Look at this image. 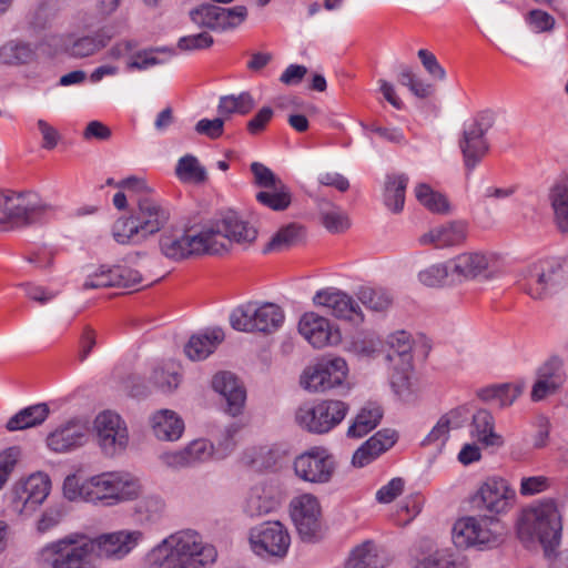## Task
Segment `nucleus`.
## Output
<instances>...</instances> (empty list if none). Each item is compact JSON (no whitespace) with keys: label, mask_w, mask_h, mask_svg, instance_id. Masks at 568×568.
<instances>
[{"label":"nucleus","mask_w":568,"mask_h":568,"mask_svg":"<svg viewBox=\"0 0 568 568\" xmlns=\"http://www.w3.org/2000/svg\"><path fill=\"white\" fill-rule=\"evenodd\" d=\"M141 485L126 471H104L79 483L75 475L63 483V494L69 500H83L94 505L114 506L139 497Z\"/></svg>","instance_id":"obj_1"},{"label":"nucleus","mask_w":568,"mask_h":568,"mask_svg":"<svg viewBox=\"0 0 568 568\" xmlns=\"http://www.w3.org/2000/svg\"><path fill=\"white\" fill-rule=\"evenodd\" d=\"M216 549L204 544L192 529L179 530L164 538L145 556L149 568H203L215 561Z\"/></svg>","instance_id":"obj_2"},{"label":"nucleus","mask_w":568,"mask_h":568,"mask_svg":"<svg viewBox=\"0 0 568 568\" xmlns=\"http://www.w3.org/2000/svg\"><path fill=\"white\" fill-rule=\"evenodd\" d=\"M94 544L84 537L69 535L48 542L37 555L43 568H94Z\"/></svg>","instance_id":"obj_3"},{"label":"nucleus","mask_w":568,"mask_h":568,"mask_svg":"<svg viewBox=\"0 0 568 568\" xmlns=\"http://www.w3.org/2000/svg\"><path fill=\"white\" fill-rule=\"evenodd\" d=\"M561 514L552 500H546L525 511L518 527V534L530 539L536 538L548 554L561 539Z\"/></svg>","instance_id":"obj_4"},{"label":"nucleus","mask_w":568,"mask_h":568,"mask_svg":"<svg viewBox=\"0 0 568 568\" xmlns=\"http://www.w3.org/2000/svg\"><path fill=\"white\" fill-rule=\"evenodd\" d=\"M284 318V312L277 304L247 302L232 311L230 324L239 332L270 335L281 328Z\"/></svg>","instance_id":"obj_5"},{"label":"nucleus","mask_w":568,"mask_h":568,"mask_svg":"<svg viewBox=\"0 0 568 568\" xmlns=\"http://www.w3.org/2000/svg\"><path fill=\"white\" fill-rule=\"evenodd\" d=\"M504 534L501 521L494 516L463 517L452 529L453 542L458 548H491L500 542Z\"/></svg>","instance_id":"obj_6"},{"label":"nucleus","mask_w":568,"mask_h":568,"mask_svg":"<svg viewBox=\"0 0 568 568\" xmlns=\"http://www.w3.org/2000/svg\"><path fill=\"white\" fill-rule=\"evenodd\" d=\"M0 207L16 227L28 226L52 215L57 206L43 201L38 193L6 191L0 194Z\"/></svg>","instance_id":"obj_7"},{"label":"nucleus","mask_w":568,"mask_h":568,"mask_svg":"<svg viewBox=\"0 0 568 568\" xmlns=\"http://www.w3.org/2000/svg\"><path fill=\"white\" fill-rule=\"evenodd\" d=\"M207 234L210 233L205 232V227L197 234L184 229H169L161 234L159 247L166 258L175 262L203 254L215 255L222 245H209Z\"/></svg>","instance_id":"obj_8"},{"label":"nucleus","mask_w":568,"mask_h":568,"mask_svg":"<svg viewBox=\"0 0 568 568\" xmlns=\"http://www.w3.org/2000/svg\"><path fill=\"white\" fill-rule=\"evenodd\" d=\"M413 343L410 334L405 331L395 332L387 338L386 359L392 368L390 385L399 396L409 389L413 372Z\"/></svg>","instance_id":"obj_9"},{"label":"nucleus","mask_w":568,"mask_h":568,"mask_svg":"<svg viewBox=\"0 0 568 568\" xmlns=\"http://www.w3.org/2000/svg\"><path fill=\"white\" fill-rule=\"evenodd\" d=\"M205 232L210 233L209 245H222L215 255L229 251L232 243L250 245L257 237V230L234 211L222 214L220 219L205 226Z\"/></svg>","instance_id":"obj_10"},{"label":"nucleus","mask_w":568,"mask_h":568,"mask_svg":"<svg viewBox=\"0 0 568 568\" xmlns=\"http://www.w3.org/2000/svg\"><path fill=\"white\" fill-rule=\"evenodd\" d=\"M348 409L346 403L328 399L301 406L295 418L303 429L313 434H326L342 423Z\"/></svg>","instance_id":"obj_11"},{"label":"nucleus","mask_w":568,"mask_h":568,"mask_svg":"<svg viewBox=\"0 0 568 568\" xmlns=\"http://www.w3.org/2000/svg\"><path fill=\"white\" fill-rule=\"evenodd\" d=\"M493 124L494 113L491 111H483L464 129L463 136L459 140V148L464 164L468 171L474 170L488 153L489 144L485 135Z\"/></svg>","instance_id":"obj_12"},{"label":"nucleus","mask_w":568,"mask_h":568,"mask_svg":"<svg viewBox=\"0 0 568 568\" xmlns=\"http://www.w3.org/2000/svg\"><path fill=\"white\" fill-rule=\"evenodd\" d=\"M248 541L253 552L260 557L283 558L288 551L291 536L282 523L265 521L250 529Z\"/></svg>","instance_id":"obj_13"},{"label":"nucleus","mask_w":568,"mask_h":568,"mask_svg":"<svg viewBox=\"0 0 568 568\" xmlns=\"http://www.w3.org/2000/svg\"><path fill=\"white\" fill-rule=\"evenodd\" d=\"M334 456L324 447H312L294 460L295 475L303 481L327 484L336 471Z\"/></svg>","instance_id":"obj_14"},{"label":"nucleus","mask_w":568,"mask_h":568,"mask_svg":"<svg viewBox=\"0 0 568 568\" xmlns=\"http://www.w3.org/2000/svg\"><path fill=\"white\" fill-rule=\"evenodd\" d=\"M348 373L347 363L342 357H325L304 372L302 385L311 392H326L341 386Z\"/></svg>","instance_id":"obj_15"},{"label":"nucleus","mask_w":568,"mask_h":568,"mask_svg":"<svg viewBox=\"0 0 568 568\" xmlns=\"http://www.w3.org/2000/svg\"><path fill=\"white\" fill-rule=\"evenodd\" d=\"M49 491V477L42 473L33 474L14 484L10 491V506L20 515L30 514L45 500Z\"/></svg>","instance_id":"obj_16"},{"label":"nucleus","mask_w":568,"mask_h":568,"mask_svg":"<svg viewBox=\"0 0 568 568\" xmlns=\"http://www.w3.org/2000/svg\"><path fill=\"white\" fill-rule=\"evenodd\" d=\"M98 444L105 456L122 453L129 444V433L124 420L112 412L100 413L94 420Z\"/></svg>","instance_id":"obj_17"},{"label":"nucleus","mask_w":568,"mask_h":568,"mask_svg":"<svg viewBox=\"0 0 568 568\" xmlns=\"http://www.w3.org/2000/svg\"><path fill=\"white\" fill-rule=\"evenodd\" d=\"M564 271L560 264L551 260L538 261L528 266L523 290L532 298L541 300L550 290L561 284Z\"/></svg>","instance_id":"obj_18"},{"label":"nucleus","mask_w":568,"mask_h":568,"mask_svg":"<svg viewBox=\"0 0 568 568\" xmlns=\"http://www.w3.org/2000/svg\"><path fill=\"white\" fill-rule=\"evenodd\" d=\"M291 517L301 538L312 541L321 530L322 510L318 499L311 494L295 497L291 501Z\"/></svg>","instance_id":"obj_19"},{"label":"nucleus","mask_w":568,"mask_h":568,"mask_svg":"<svg viewBox=\"0 0 568 568\" xmlns=\"http://www.w3.org/2000/svg\"><path fill=\"white\" fill-rule=\"evenodd\" d=\"M246 16L247 10L244 6L226 9L214 4H203L191 11V19L194 23L217 31L237 27Z\"/></svg>","instance_id":"obj_20"},{"label":"nucleus","mask_w":568,"mask_h":568,"mask_svg":"<svg viewBox=\"0 0 568 568\" xmlns=\"http://www.w3.org/2000/svg\"><path fill=\"white\" fill-rule=\"evenodd\" d=\"M516 497V491L503 478H489L474 497L477 508L493 514H503L510 509Z\"/></svg>","instance_id":"obj_21"},{"label":"nucleus","mask_w":568,"mask_h":568,"mask_svg":"<svg viewBox=\"0 0 568 568\" xmlns=\"http://www.w3.org/2000/svg\"><path fill=\"white\" fill-rule=\"evenodd\" d=\"M298 332L315 348L334 345L341 341L338 329H334L329 320L315 312H307L301 317Z\"/></svg>","instance_id":"obj_22"},{"label":"nucleus","mask_w":568,"mask_h":568,"mask_svg":"<svg viewBox=\"0 0 568 568\" xmlns=\"http://www.w3.org/2000/svg\"><path fill=\"white\" fill-rule=\"evenodd\" d=\"M143 534L139 530L115 531L88 539L94 544V554L99 557L121 559L126 556L141 540Z\"/></svg>","instance_id":"obj_23"},{"label":"nucleus","mask_w":568,"mask_h":568,"mask_svg":"<svg viewBox=\"0 0 568 568\" xmlns=\"http://www.w3.org/2000/svg\"><path fill=\"white\" fill-rule=\"evenodd\" d=\"M89 428L80 419H71L51 432L47 437L48 447L55 453H67L84 445Z\"/></svg>","instance_id":"obj_24"},{"label":"nucleus","mask_w":568,"mask_h":568,"mask_svg":"<svg viewBox=\"0 0 568 568\" xmlns=\"http://www.w3.org/2000/svg\"><path fill=\"white\" fill-rule=\"evenodd\" d=\"M142 281L139 271L125 265H114L112 267L101 266L98 272L90 275L83 283V288H100L110 286L131 287Z\"/></svg>","instance_id":"obj_25"},{"label":"nucleus","mask_w":568,"mask_h":568,"mask_svg":"<svg viewBox=\"0 0 568 568\" xmlns=\"http://www.w3.org/2000/svg\"><path fill=\"white\" fill-rule=\"evenodd\" d=\"M313 302L317 306L326 307L327 311L337 318L363 321L359 305L351 296L341 291L333 288L318 291L314 295Z\"/></svg>","instance_id":"obj_26"},{"label":"nucleus","mask_w":568,"mask_h":568,"mask_svg":"<svg viewBox=\"0 0 568 568\" xmlns=\"http://www.w3.org/2000/svg\"><path fill=\"white\" fill-rule=\"evenodd\" d=\"M491 258L483 252H465L449 260V271L455 283L487 277Z\"/></svg>","instance_id":"obj_27"},{"label":"nucleus","mask_w":568,"mask_h":568,"mask_svg":"<svg viewBox=\"0 0 568 568\" xmlns=\"http://www.w3.org/2000/svg\"><path fill=\"white\" fill-rule=\"evenodd\" d=\"M112 38L113 33L106 28H101L91 34L81 37L70 34L63 41V50L74 59H83L94 55L105 48Z\"/></svg>","instance_id":"obj_28"},{"label":"nucleus","mask_w":568,"mask_h":568,"mask_svg":"<svg viewBox=\"0 0 568 568\" xmlns=\"http://www.w3.org/2000/svg\"><path fill=\"white\" fill-rule=\"evenodd\" d=\"M140 227L144 230L148 237L160 232L170 220V212L152 196H140L138 199V211L134 214Z\"/></svg>","instance_id":"obj_29"},{"label":"nucleus","mask_w":568,"mask_h":568,"mask_svg":"<svg viewBox=\"0 0 568 568\" xmlns=\"http://www.w3.org/2000/svg\"><path fill=\"white\" fill-rule=\"evenodd\" d=\"M212 387L225 398L226 412L231 416L235 417L242 413L246 394L232 373L221 372L215 374L212 379Z\"/></svg>","instance_id":"obj_30"},{"label":"nucleus","mask_w":568,"mask_h":568,"mask_svg":"<svg viewBox=\"0 0 568 568\" xmlns=\"http://www.w3.org/2000/svg\"><path fill=\"white\" fill-rule=\"evenodd\" d=\"M466 237L467 224L460 221H453L429 230L418 241L422 245L444 248L460 245L466 241Z\"/></svg>","instance_id":"obj_31"},{"label":"nucleus","mask_w":568,"mask_h":568,"mask_svg":"<svg viewBox=\"0 0 568 568\" xmlns=\"http://www.w3.org/2000/svg\"><path fill=\"white\" fill-rule=\"evenodd\" d=\"M397 440V434L392 429H382L367 439L353 455L352 464L364 467L388 450Z\"/></svg>","instance_id":"obj_32"},{"label":"nucleus","mask_w":568,"mask_h":568,"mask_svg":"<svg viewBox=\"0 0 568 568\" xmlns=\"http://www.w3.org/2000/svg\"><path fill=\"white\" fill-rule=\"evenodd\" d=\"M224 332L220 327L206 329L204 333L192 335L184 346L185 355L192 361H202L211 355L224 341Z\"/></svg>","instance_id":"obj_33"},{"label":"nucleus","mask_w":568,"mask_h":568,"mask_svg":"<svg viewBox=\"0 0 568 568\" xmlns=\"http://www.w3.org/2000/svg\"><path fill=\"white\" fill-rule=\"evenodd\" d=\"M151 427L160 440L173 442L183 434L184 423L175 412L161 409L151 417Z\"/></svg>","instance_id":"obj_34"},{"label":"nucleus","mask_w":568,"mask_h":568,"mask_svg":"<svg viewBox=\"0 0 568 568\" xmlns=\"http://www.w3.org/2000/svg\"><path fill=\"white\" fill-rule=\"evenodd\" d=\"M50 408L45 403H39L20 409L9 418L6 428L9 432L23 430L41 425L49 416Z\"/></svg>","instance_id":"obj_35"},{"label":"nucleus","mask_w":568,"mask_h":568,"mask_svg":"<svg viewBox=\"0 0 568 568\" xmlns=\"http://www.w3.org/2000/svg\"><path fill=\"white\" fill-rule=\"evenodd\" d=\"M383 410L376 404L365 405L347 429L349 438H362L372 432L382 420Z\"/></svg>","instance_id":"obj_36"},{"label":"nucleus","mask_w":568,"mask_h":568,"mask_svg":"<svg viewBox=\"0 0 568 568\" xmlns=\"http://www.w3.org/2000/svg\"><path fill=\"white\" fill-rule=\"evenodd\" d=\"M140 225L134 214L129 217H120L112 226V236L121 245L141 244L149 237Z\"/></svg>","instance_id":"obj_37"},{"label":"nucleus","mask_w":568,"mask_h":568,"mask_svg":"<svg viewBox=\"0 0 568 568\" xmlns=\"http://www.w3.org/2000/svg\"><path fill=\"white\" fill-rule=\"evenodd\" d=\"M471 427V435L485 446L503 445L501 436L494 430V417L488 410L479 409L474 414Z\"/></svg>","instance_id":"obj_38"},{"label":"nucleus","mask_w":568,"mask_h":568,"mask_svg":"<svg viewBox=\"0 0 568 568\" xmlns=\"http://www.w3.org/2000/svg\"><path fill=\"white\" fill-rule=\"evenodd\" d=\"M317 210L321 222L328 232L342 233L349 227L348 216L338 205L322 199L317 202Z\"/></svg>","instance_id":"obj_39"},{"label":"nucleus","mask_w":568,"mask_h":568,"mask_svg":"<svg viewBox=\"0 0 568 568\" xmlns=\"http://www.w3.org/2000/svg\"><path fill=\"white\" fill-rule=\"evenodd\" d=\"M408 176L405 174H390L386 176L384 187V203L394 213L403 211Z\"/></svg>","instance_id":"obj_40"},{"label":"nucleus","mask_w":568,"mask_h":568,"mask_svg":"<svg viewBox=\"0 0 568 568\" xmlns=\"http://www.w3.org/2000/svg\"><path fill=\"white\" fill-rule=\"evenodd\" d=\"M554 212V222L562 233L568 232V182L555 184L548 194Z\"/></svg>","instance_id":"obj_41"},{"label":"nucleus","mask_w":568,"mask_h":568,"mask_svg":"<svg viewBox=\"0 0 568 568\" xmlns=\"http://www.w3.org/2000/svg\"><path fill=\"white\" fill-rule=\"evenodd\" d=\"M347 566L348 568H383L385 558L379 556L373 541L366 540L352 551Z\"/></svg>","instance_id":"obj_42"},{"label":"nucleus","mask_w":568,"mask_h":568,"mask_svg":"<svg viewBox=\"0 0 568 568\" xmlns=\"http://www.w3.org/2000/svg\"><path fill=\"white\" fill-rule=\"evenodd\" d=\"M34 55V50L26 42L11 40L0 48V63L7 65L27 64Z\"/></svg>","instance_id":"obj_43"},{"label":"nucleus","mask_w":568,"mask_h":568,"mask_svg":"<svg viewBox=\"0 0 568 568\" xmlns=\"http://www.w3.org/2000/svg\"><path fill=\"white\" fill-rule=\"evenodd\" d=\"M212 446L204 439L192 442L185 449L172 455L171 465L191 466L206 460L212 454Z\"/></svg>","instance_id":"obj_44"},{"label":"nucleus","mask_w":568,"mask_h":568,"mask_svg":"<svg viewBox=\"0 0 568 568\" xmlns=\"http://www.w3.org/2000/svg\"><path fill=\"white\" fill-rule=\"evenodd\" d=\"M255 105L252 95L248 92H242L239 95H224L221 97L217 112L224 119H227L233 113L247 114Z\"/></svg>","instance_id":"obj_45"},{"label":"nucleus","mask_w":568,"mask_h":568,"mask_svg":"<svg viewBox=\"0 0 568 568\" xmlns=\"http://www.w3.org/2000/svg\"><path fill=\"white\" fill-rule=\"evenodd\" d=\"M256 200L262 205L274 210H286L292 201L290 189L283 183L277 186L265 189L256 194Z\"/></svg>","instance_id":"obj_46"},{"label":"nucleus","mask_w":568,"mask_h":568,"mask_svg":"<svg viewBox=\"0 0 568 568\" xmlns=\"http://www.w3.org/2000/svg\"><path fill=\"white\" fill-rule=\"evenodd\" d=\"M449 260L445 263L433 264L418 274L422 284L428 287L454 285L453 273L449 271Z\"/></svg>","instance_id":"obj_47"},{"label":"nucleus","mask_w":568,"mask_h":568,"mask_svg":"<svg viewBox=\"0 0 568 568\" xmlns=\"http://www.w3.org/2000/svg\"><path fill=\"white\" fill-rule=\"evenodd\" d=\"M302 226L296 223L281 227L264 247V252L283 251L295 245L302 237Z\"/></svg>","instance_id":"obj_48"},{"label":"nucleus","mask_w":568,"mask_h":568,"mask_svg":"<svg viewBox=\"0 0 568 568\" xmlns=\"http://www.w3.org/2000/svg\"><path fill=\"white\" fill-rule=\"evenodd\" d=\"M175 173L183 182L203 183L207 179L205 168L191 154H186L179 160Z\"/></svg>","instance_id":"obj_49"},{"label":"nucleus","mask_w":568,"mask_h":568,"mask_svg":"<svg viewBox=\"0 0 568 568\" xmlns=\"http://www.w3.org/2000/svg\"><path fill=\"white\" fill-rule=\"evenodd\" d=\"M460 413L458 410H450L449 413L443 415L437 424L429 432L427 437L424 439L423 444H433L440 442L444 444L448 439L449 430L453 428L460 427Z\"/></svg>","instance_id":"obj_50"},{"label":"nucleus","mask_w":568,"mask_h":568,"mask_svg":"<svg viewBox=\"0 0 568 568\" xmlns=\"http://www.w3.org/2000/svg\"><path fill=\"white\" fill-rule=\"evenodd\" d=\"M415 195L422 205L434 213H445L448 211L447 199L443 194L435 192L428 184H418L415 189Z\"/></svg>","instance_id":"obj_51"},{"label":"nucleus","mask_w":568,"mask_h":568,"mask_svg":"<svg viewBox=\"0 0 568 568\" xmlns=\"http://www.w3.org/2000/svg\"><path fill=\"white\" fill-rule=\"evenodd\" d=\"M357 296L366 307L376 312L387 310L393 302L390 294L383 288L361 287Z\"/></svg>","instance_id":"obj_52"},{"label":"nucleus","mask_w":568,"mask_h":568,"mask_svg":"<svg viewBox=\"0 0 568 568\" xmlns=\"http://www.w3.org/2000/svg\"><path fill=\"white\" fill-rule=\"evenodd\" d=\"M156 52H166L170 55L174 53L172 49L166 47L140 50L130 57L126 62V69L142 71L162 63V61L154 55Z\"/></svg>","instance_id":"obj_53"},{"label":"nucleus","mask_w":568,"mask_h":568,"mask_svg":"<svg viewBox=\"0 0 568 568\" xmlns=\"http://www.w3.org/2000/svg\"><path fill=\"white\" fill-rule=\"evenodd\" d=\"M150 378L151 382L162 392L174 390L181 382V375L178 373L173 364L163 367H155Z\"/></svg>","instance_id":"obj_54"},{"label":"nucleus","mask_w":568,"mask_h":568,"mask_svg":"<svg viewBox=\"0 0 568 568\" xmlns=\"http://www.w3.org/2000/svg\"><path fill=\"white\" fill-rule=\"evenodd\" d=\"M537 377L549 382L552 387H561L566 381L562 361L551 357L538 368Z\"/></svg>","instance_id":"obj_55"},{"label":"nucleus","mask_w":568,"mask_h":568,"mask_svg":"<svg viewBox=\"0 0 568 568\" xmlns=\"http://www.w3.org/2000/svg\"><path fill=\"white\" fill-rule=\"evenodd\" d=\"M415 568H466L464 562L457 560L448 550H436L428 555Z\"/></svg>","instance_id":"obj_56"},{"label":"nucleus","mask_w":568,"mask_h":568,"mask_svg":"<svg viewBox=\"0 0 568 568\" xmlns=\"http://www.w3.org/2000/svg\"><path fill=\"white\" fill-rule=\"evenodd\" d=\"M20 457L21 450L17 446L9 447L0 453V490L8 481Z\"/></svg>","instance_id":"obj_57"},{"label":"nucleus","mask_w":568,"mask_h":568,"mask_svg":"<svg viewBox=\"0 0 568 568\" xmlns=\"http://www.w3.org/2000/svg\"><path fill=\"white\" fill-rule=\"evenodd\" d=\"M275 501L270 497H263L252 493L245 504V513L251 517H260L273 510Z\"/></svg>","instance_id":"obj_58"},{"label":"nucleus","mask_w":568,"mask_h":568,"mask_svg":"<svg viewBox=\"0 0 568 568\" xmlns=\"http://www.w3.org/2000/svg\"><path fill=\"white\" fill-rule=\"evenodd\" d=\"M251 171L254 176V184L261 189H271L283 184L280 178H277L267 166L260 162H253L251 164Z\"/></svg>","instance_id":"obj_59"},{"label":"nucleus","mask_w":568,"mask_h":568,"mask_svg":"<svg viewBox=\"0 0 568 568\" xmlns=\"http://www.w3.org/2000/svg\"><path fill=\"white\" fill-rule=\"evenodd\" d=\"M213 42V38L207 32H201L180 38L178 48L182 51L202 50L210 48Z\"/></svg>","instance_id":"obj_60"},{"label":"nucleus","mask_w":568,"mask_h":568,"mask_svg":"<svg viewBox=\"0 0 568 568\" xmlns=\"http://www.w3.org/2000/svg\"><path fill=\"white\" fill-rule=\"evenodd\" d=\"M195 131L212 140L219 139L224 132V118L202 119L195 124Z\"/></svg>","instance_id":"obj_61"},{"label":"nucleus","mask_w":568,"mask_h":568,"mask_svg":"<svg viewBox=\"0 0 568 568\" xmlns=\"http://www.w3.org/2000/svg\"><path fill=\"white\" fill-rule=\"evenodd\" d=\"M417 55L425 68V70L437 80H444L446 77V72L444 68L437 61L435 54L426 49H420L417 52Z\"/></svg>","instance_id":"obj_62"},{"label":"nucleus","mask_w":568,"mask_h":568,"mask_svg":"<svg viewBox=\"0 0 568 568\" xmlns=\"http://www.w3.org/2000/svg\"><path fill=\"white\" fill-rule=\"evenodd\" d=\"M404 480L402 478H393L387 485L379 488L376 493V499L379 503L388 504L403 493Z\"/></svg>","instance_id":"obj_63"},{"label":"nucleus","mask_w":568,"mask_h":568,"mask_svg":"<svg viewBox=\"0 0 568 568\" xmlns=\"http://www.w3.org/2000/svg\"><path fill=\"white\" fill-rule=\"evenodd\" d=\"M528 22L535 31L544 32L552 29L555 20L545 11L531 10L528 14Z\"/></svg>","instance_id":"obj_64"}]
</instances>
